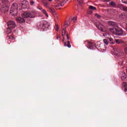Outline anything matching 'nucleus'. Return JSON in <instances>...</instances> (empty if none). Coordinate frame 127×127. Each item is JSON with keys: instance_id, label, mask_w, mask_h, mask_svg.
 Here are the masks:
<instances>
[{"instance_id": "nucleus-1", "label": "nucleus", "mask_w": 127, "mask_h": 127, "mask_svg": "<svg viewBox=\"0 0 127 127\" xmlns=\"http://www.w3.org/2000/svg\"><path fill=\"white\" fill-rule=\"evenodd\" d=\"M35 16V13L33 11L28 12L26 11L22 14V17L23 18H28L30 17V18H32Z\"/></svg>"}, {"instance_id": "nucleus-2", "label": "nucleus", "mask_w": 127, "mask_h": 127, "mask_svg": "<svg viewBox=\"0 0 127 127\" xmlns=\"http://www.w3.org/2000/svg\"><path fill=\"white\" fill-rule=\"evenodd\" d=\"M123 31L120 27H118V25L116 27H115L114 34H122Z\"/></svg>"}, {"instance_id": "nucleus-3", "label": "nucleus", "mask_w": 127, "mask_h": 127, "mask_svg": "<svg viewBox=\"0 0 127 127\" xmlns=\"http://www.w3.org/2000/svg\"><path fill=\"white\" fill-rule=\"evenodd\" d=\"M8 27L9 28H15V22L13 21H10L7 23Z\"/></svg>"}, {"instance_id": "nucleus-4", "label": "nucleus", "mask_w": 127, "mask_h": 127, "mask_svg": "<svg viewBox=\"0 0 127 127\" xmlns=\"http://www.w3.org/2000/svg\"><path fill=\"white\" fill-rule=\"evenodd\" d=\"M15 10H17V4L16 3H14L12 4L10 9V13H11V11H14Z\"/></svg>"}, {"instance_id": "nucleus-5", "label": "nucleus", "mask_w": 127, "mask_h": 127, "mask_svg": "<svg viewBox=\"0 0 127 127\" xmlns=\"http://www.w3.org/2000/svg\"><path fill=\"white\" fill-rule=\"evenodd\" d=\"M96 27L99 29V30H101V31H104V25L103 24L98 23L96 24Z\"/></svg>"}, {"instance_id": "nucleus-6", "label": "nucleus", "mask_w": 127, "mask_h": 127, "mask_svg": "<svg viewBox=\"0 0 127 127\" xmlns=\"http://www.w3.org/2000/svg\"><path fill=\"white\" fill-rule=\"evenodd\" d=\"M116 50L117 51L116 54L117 56H123L124 55V52L122 50L116 49Z\"/></svg>"}, {"instance_id": "nucleus-7", "label": "nucleus", "mask_w": 127, "mask_h": 127, "mask_svg": "<svg viewBox=\"0 0 127 127\" xmlns=\"http://www.w3.org/2000/svg\"><path fill=\"white\" fill-rule=\"evenodd\" d=\"M1 2L2 3H4V4H5L6 10H8V5L9 4L8 0H1Z\"/></svg>"}, {"instance_id": "nucleus-8", "label": "nucleus", "mask_w": 127, "mask_h": 127, "mask_svg": "<svg viewBox=\"0 0 127 127\" xmlns=\"http://www.w3.org/2000/svg\"><path fill=\"white\" fill-rule=\"evenodd\" d=\"M16 20L19 23H23L25 22V20L21 17H18L16 18Z\"/></svg>"}, {"instance_id": "nucleus-9", "label": "nucleus", "mask_w": 127, "mask_h": 127, "mask_svg": "<svg viewBox=\"0 0 127 127\" xmlns=\"http://www.w3.org/2000/svg\"><path fill=\"white\" fill-rule=\"evenodd\" d=\"M94 46H95V43L93 42H89L87 44V48L89 49H93Z\"/></svg>"}, {"instance_id": "nucleus-10", "label": "nucleus", "mask_w": 127, "mask_h": 127, "mask_svg": "<svg viewBox=\"0 0 127 127\" xmlns=\"http://www.w3.org/2000/svg\"><path fill=\"white\" fill-rule=\"evenodd\" d=\"M62 36H63V41H64L65 40V35H66L67 34V32L66 31V29H63L62 31Z\"/></svg>"}, {"instance_id": "nucleus-11", "label": "nucleus", "mask_w": 127, "mask_h": 127, "mask_svg": "<svg viewBox=\"0 0 127 127\" xmlns=\"http://www.w3.org/2000/svg\"><path fill=\"white\" fill-rule=\"evenodd\" d=\"M108 24L110 26H112V27L118 26V24H117L116 22L111 21H108Z\"/></svg>"}, {"instance_id": "nucleus-12", "label": "nucleus", "mask_w": 127, "mask_h": 127, "mask_svg": "<svg viewBox=\"0 0 127 127\" xmlns=\"http://www.w3.org/2000/svg\"><path fill=\"white\" fill-rule=\"evenodd\" d=\"M42 2L43 3V4L44 5V6H45L46 7H49V3L48 2H47V1L45 0H42Z\"/></svg>"}, {"instance_id": "nucleus-13", "label": "nucleus", "mask_w": 127, "mask_h": 127, "mask_svg": "<svg viewBox=\"0 0 127 127\" xmlns=\"http://www.w3.org/2000/svg\"><path fill=\"white\" fill-rule=\"evenodd\" d=\"M64 46H67L68 47V48H71V44H70V41H67H67H64Z\"/></svg>"}, {"instance_id": "nucleus-14", "label": "nucleus", "mask_w": 127, "mask_h": 127, "mask_svg": "<svg viewBox=\"0 0 127 127\" xmlns=\"http://www.w3.org/2000/svg\"><path fill=\"white\" fill-rule=\"evenodd\" d=\"M58 2H60V4L59 5H57L56 6V7H58V6H60V5H61L62 6V3L65 1V0H57Z\"/></svg>"}, {"instance_id": "nucleus-15", "label": "nucleus", "mask_w": 127, "mask_h": 127, "mask_svg": "<svg viewBox=\"0 0 127 127\" xmlns=\"http://www.w3.org/2000/svg\"><path fill=\"white\" fill-rule=\"evenodd\" d=\"M47 25H49L46 22H42L41 24H40V26L41 27L43 28V27H47Z\"/></svg>"}, {"instance_id": "nucleus-16", "label": "nucleus", "mask_w": 127, "mask_h": 127, "mask_svg": "<svg viewBox=\"0 0 127 127\" xmlns=\"http://www.w3.org/2000/svg\"><path fill=\"white\" fill-rule=\"evenodd\" d=\"M108 42H109L110 44H115V42H116V41L114 40V39L110 38H108Z\"/></svg>"}, {"instance_id": "nucleus-17", "label": "nucleus", "mask_w": 127, "mask_h": 127, "mask_svg": "<svg viewBox=\"0 0 127 127\" xmlns=\"http://www.w3.org/2000/svg\"><path fill=\"white\" fill-rule=\"evenodd\" d=\"M121 78L122 80H125V79L127 78V75H126V73L122 72Z\"/></svg>"}, {"instance_id": "nucleus-18", "label": "nucleus", "mask_w": 127, "mask_h": 127, "mask_svg": "<svg viewBox=\"0 0 127 127\" xmlns=\"http://www.w3.org/2000/svg\"><path fill=\"white\" fill-rule=\"evenodd\" d=\"M123 86L124 88L125 92H127V82H123Z\"/></svg>"}, {"instance_id": "nucleus-19", "label": "nucleus", "mask_w": 127, "mask_h": 127, "mask_svg": "<svg viewBox=\"0 0 127 127\" xmlns=\"http://www.w3.org/2000/svg\"><path fill=\"white\" fill-rule=\"evenodd\" d=\"M11 29H12V28H9V27L7 28L6 31V32L7 34H9V33H11V32L12 31L11 30Z\"/></svg>"}, {"instance_id": "nucleus-20", "label": "nucleus", "mask_w": 127, "mask_h": 127, "mask_svg": "<svg viewBox=\"0 0 127 127\" xmlns=\"http://www.w3.org/2000/svg\"><path fill=\"white\" fill-rule=\"evenodd\" d=\"M116 42L117 44H122V43H124V41L120 39L116 40Z\"/></svg>"}, {"instance_id": "nucleus-21", "label": "nucleus", "mask_w": 127, "mask_h": 127, "mask_svg": "<svg viewBox=\"0 0 127 127\" xmlns=\"http://www.w3.org/2000/svg\"><path fill=\"white\" fill-rule=\"evenodd\" d=\"M43 13H44V14H45V15H46V16L47 17H48V14L47 13V12L46 11V10L45 9H43L42 10Z\"/></svg>"}, {"instance_id": "nucleus-22", "label": "nucleus", "mask_w": 127, "mask_h": 127, "mask_svg": "<svg viewBox=\"0 0 127 127\" xmlns=\"http://www.w3.org/2000/svg\"><path fill=\"white\" fill-rule=\"evenodd\" d=\"M89 8L90 9H92V10H96V9H97V8H96V7L95 6H93L92 5H90L89 7Z\"/></svg>"}, {"instance_id": "nucleus-23", "label": "nucleus", "mask_w": 127, "mask_h": 127, "mask_svg": "<svg viewBox=\"0 0 127 127\" xmlns=\"http://www.w3.org/2000/svg\"><path fill=\"white\" fill-rule=\"evenodd\" d=\"M49 8L51 11V12H52V13H55V10L54 9V8H52L50 7H49Z\"/></svg>"}, {"instance_id": "nucleus-24", "label": "nucleus", "mask_w": 127, "mask_h": 127, "mask_svg": "<svg viewBox=\"0 0 127 127\" xmlns=\"http://www.w3.org/2000/svg\"><path fill=\"white\" fill-rule=\"evenodd\" d=\"M103 42H104L105 44L108 45L109 44V40L108 39H104Z\"/></svg>"}, {"instance_id": "nucleus-25", "label": "nucleus", "mask_w": 127, "mask_h": 127, "mask_svg": "<svg viewBox=\"0 0 127 127\" xmlns=\"http://www.w3.org/2000/svg\"><path fill=\"white\" fill-rule=\"evenodd\" d=\"M109 4L110 5H112V6H116V3L115 1H111L109 3Z\"/></svg>"}, {"instance_id": "nucleus-26", "label": "nucleus", "mask_w": 127, "mask_h": 127, "mask_svg": "<svg viewBox=\"0 0 127 127\" xmlns=\"http://www.w3.org/2000/svg\"><path fill=\"white\" fill-rule=\"evenodd\" d=\"M109 29L110 31H111V32H112L113 33H115V27H114V28H110Z\"/></svg>"}, {"instance_id": "nucleus-27", "label": "nucleus", "mask_w": 127, "mask_h": 127, "mask_svg": "<svg viewBox=\"0 0 127 127\" xmlns=\"http://www.w3.org/2000/svg\"><path fill=\"white\" fill-rule=\"evenodd\" d=\"M95 15L96 16V17H97V18H101V15H99L98 13H95Z\"/></svg>"}, {"instance_id": "nucleus-28", "label": "nucleus", "mask_w": 127, "mask_h": 127, "mask_svg": "<svg viewBox=\"0 0 127 127\" xmlns=\"http://www.w3.org/2000/svg\"><path fill=\"white\" fill-rule=\"evenodd\" d=\"M56 31H58L59 30V27L58 26V25H57V24H56Z\"/></svg>"}, {"instance_id": "nucleus-29", "label": "nucleus", "mask_w": 127, "mask_h": 127, "mask_svg": "<svg viewBox=\"0 0 127 127\" xmlns=\"http://www.w3.org/2000/svg\"><path fill=\"white\" fill-rule=\"evenodd\" d=\"M72 20L73 21V22H75V21H76L77 20V17L75 16L72 18Z\"/></svg>"}, {"instance_id": "nucleus-30", "label": "nucleus", "mask_w": 127, "mask_h": 127, "mask_svg": "<svg viewBox=\"0 0 127 127\" xmlns=\"http://www.w3.org/2000/svg\"><path fill=\"white\" fill-rule=\"evenodd\" d=\"M124 11H127V7L124 6L123 7Z\"/></svg>"}, {"instance_id": "nucleus-31", "label": "nucleus", "mask_w": 127, "mask_h": 127, "mask_svg": "<svg viewBox=\"0 0 127 127\" xmlns=\"http://www.w3.org/2000/svg\"><path fill=\"white\" fill-rule=\"evenodd\" d=\"M7 37L9 39H13V36H8Z\"/></svg>"}, {"instance_id": "nucleus-32", "label": "nucleus", "mask_w": 127, "mask_h": 127, "mask_svg": "<svg viewBox=\"0 0 127 127\" xmlns=\"http://www.w3.org/2000/svg\"><path fill=\"white\" fill-rule=\"evenodd\" d=\"M124 51H125L126 54H127V47H126V48L124 49Z\"/></svg>"}, {"instance_id": "nucleus-33", "label": "nucleus", "mask_w": 127, "mask_h": 127, "mask_svg": "<svg viewBox=\"0 0 127 127\" xmlns=\"http://www.w3.org/2000/svg\"><path fill=\"white\" fill-rule=\"evenodd\" d=\"M123 2L127 4V0H122Z\"/></svg>"}, {"instance_id": "nucleus-34", "label": "nucleus", "mask_w": 127, "mask_h": 127, "mask_svg": "<svg viewBox=\"0 0 127 127\" xmlns=\"http://www.w3.org/2000/svg\"><path fill=\"white\" fill-rule=\"evenodd\" d=\"M66 36L67 37V41H69V35H68V34H66Z\"/></svg>"}, {"instance_id": "nucleus-35", "label": "nucleus", "mask_w": 127, "mask_h": 127, "mask_svg": "<svg viewBox=\"0 0 127 127\" xmlns=\"http://www.w3.org/2000/svg\"><path fill=\"white\" fill-rule=\"evenodd\" d=\"M30 4L31 5H33V4H34V1H30Z\"/></svg>"}, {"instance_id": "nucleus-36", "label": "nucleus", "mask_w": 127, "mask_h": 127, "mask_svg": "<svg viewBox=\"0 0 127 127\" xmlns=\"http://www.w3.org/2000/svg\"><path fill=\"white\" fill-rule=\"evenodd\" d=\"M104 1H106V2H109V1H111V0H103Z\"/></svg>"}, {"instance_id": "nucleus-37", "label": "nucleus", "mask_w": 127, "mask_h": 127, "mask_svg": "<svg viewBox=\"0 0 127 127\" xmlns=\"http://www.w3.org/2000/svg\"><path fill=\"white\" fill-rule=\"evenodd\" d=\"M60 38V36L59 35H57V39H59Z\"/></svg>"}, {"instance_id": "nucleus-38", "label": "nucleus", "mask_w": 127, "mask_h": 127, "mask_svg": "<svg viewBox=\"0 0 127 127\" xmlns=\"http://www.w3.org/2000/svg\"><path fill=\"white\" fill-rule=\"evenodd\" d=\"M79 2V3H82V2H83V1H80H80H78Z\"/></svg>"}, {"instance_id": "nucleus-39", "label": "nucleus", "mask_w": 127, "mask_h": 127, "mask_svg": "<svg viewBox=\"0 0 127 127\" xmlns=\"http://www.w3.org/2000/svg\"><path fill=\"white\" fill-rule=\"evenodd\" d=\"M49 1H52V0H48Z\"/></svg>"}]
</instances>
